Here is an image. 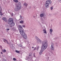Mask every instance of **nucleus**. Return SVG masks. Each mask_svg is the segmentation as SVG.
Here are the masks:
<instances>
[{"label":"nucleus","mask_w":61,"mask_h":61,"mask_svg":"<svg viewBox=\"0 0 61 61\" xmlns=\"http://www.w3.org/2000/svg\"><path fill=\"white\" fill-rule=\"evenodd\" d=\"M48 46V43H47V40H46L43 41L41 48V50L39 54H42L43 51L46 49Z\"/></svg>","instance_id":"obj_1"},{"label":"nucleus","mask_w":61,"mask_h":61,"mask_svg":"<svg viewBox=\"0 0 61 61\" xmlns=\"http://www.w3.org/2000/svg\"><path fill=\"white\" fill-rule=\"evenodd\" d=\"M21 8V3H20L18 5H16L14 9V10L15 11H17L20 10Z\"/></svg>","instance_id":"obj_2"},{"label":"nucleus","mask_w":61,"mask_h":61,"mask_svg":"<svg viewBox=\"0 0 61 61\" xmlns=\"http://www.w3.org/2000/svg\"><path fill=\"white\" fill-rule=\"evenodd\" d=\"M17 27L18 28V29L20 32V33H22V32H23V28L22 26L21 25H17Z\"/></svg>","instance_id":"obj_3"},{"label":"nucleus","mask_w":61,"mask_h":61,"mask_svg":"<svg viewBox=\"0 0 61 61\" xmlns=\"http://www.w3.org/2000/svg\"><path fill=\"white\" fill-rule=\"evenodd\" d=\"M20 34L24 39H27V35H26L24 33V31H22V32H20Z\"/></svg>","instance_id":"obj_4"},{"label":"nucleus","mask_w":61,"mask_h":61,"mask_svg":"<svg viewBox=\"0 0 61 61\" xmlns=\"http://www.w3.org/2000/svg\"><path fill=\"white\" fill-rule=\"evenodd\" d=\"M13 22V19L12 18H10L9 19L8 23L9 25L11 24Z\"/></svg>","instance_id":"obj_5"},{"label":"nucleus","mask_w":61,"mask_h":61,"mask_svg":"<svg viewBox=\"0 0 61 61\" xmlns=\"http://www.w3.org/2000/svg\"><path fill=\"white\" fill-rule=\"evenodd\" d=\"M35 38L36 40L38 41L37 42V43H38V42H39V43L40 44H41V43H42V41H40V39H39L38 38V37H35Z\"/></svg>","instance_id":"obj_6"},{"label":"nucleus","mask_w":61,"mask_h":61,"mask_svg":"<svg viewBox=\"0 0 61 61\" xmlns=\"http://www.w3.org/2000/svg\"><path fill=\"white\" fill-rule=\"evenodd\" d=\"M45 5L46 7H48L49 6V5L48 3L46 1V3H45Z\"/></svg>","instance_id":"obj_7"},{"label":"nucleus","mask_w":61,"mask_h":61,"mask_svg":"<svg viewBox=\"0 0 61 61\" xmlns=\"http://www.w3.org/2000/svg\"><path fill=\"white\" fill-rule=\"evenodd\" d=\"M54 46V44L53 43H51V50H54V48L53 47Z\"/></svg>","instance_id":"obj_8"},{"label":"nucleus","mask_w":61,"mask_h":61,"mask_svg":"<svg viewBox=\"0 0 61 61\" xmlns=\"http://www.w3.org/2000/svg\"><path fill=\"white\" fill-rule=\"evenodd\" d=\"M46 2H47L49 4H51L52 2H51V1L50 0H48L47 1H46Z\"/></svg>","instance_id":"obj_9"},{"label":"nucleus","mask_w":61,"mask_h":61,"mask_svg":"<svg viewBox=\"0 0 61 61\" xmlns=\"http://www.w3.org/2000/svg\"><path fill=\"white\" fill-rule=\"evenodd\" d=\"M15 25V22H13V21L10 24V25H11V26H14Z\"/></svg>","instance_id":"obj_10"},{"label":"nucleus","mask_w":61,"mask_h":61,"mask_svg":"<svg viewBox=\"0 0 61 61\" xmlns=\"http://www.w3.org/2000/svg\"><path fill=\"white\" fill-rule=\"evenodd\" d=\"M53 32V30L52 29H50V34H52V33Z\"/></svg>","instance_id":"obj_11"},{"label":"nucleus","mask_w":61,"mask_h":61,"mask_svg":"<svg viewBox=\"0 0 61 61\" xmlns=\"http://www.w3.org/2000/svg\"><path fill=\"white\" fill-rule=\"evenodd\" d=\"M43 31H44V34H46V30L43 29Z\"/></svg>","instance_id":"obj_12"},{"label":"nucleus","mask_w":61,"mask_h":61,"mask_svg":"<svg viewBox=\"0 0 61 61\" xmlns=\"http://www.w3.org/2000/svg\"><path fill=\"white\" fill-rule=\"evenodd\" d=\"M44 14H40V16H41V17H43L44 16Z\"/></svg>","instance_id":"obj_13"},{"label":"nucleus","mask_w":61,"mask_h":61,"mask_svg":"<svg viewBox=\"0 0 61 61\" xmlns=\"http://www.w3.org/2000/svg\"><path fill=\"white\" fill-rule=\"evenodd\" d=\"M2 19L4 21H5V22H6V18L5 17H4L2 18Z\"/></svg>","instance_id":"obj_14"},{"label":"nucleus","mask_w":61,"mask_h":61,"mask_svg":"<svg viewBox=\"0 0 61 61\" xmlns=\"http://www.w3.org/2000/svg\"><path fill=\"white\" fill-rule=\"evenodd\" d=\"M13 1L15 3H18V1L17 0H13Z\"/></svg>","instance_id":"obj_15"},{"label":"nucleus","mask_w":61,"mask_h":61,"mask_svg":"<svg viewBox=\"0 0 61 61\" xmlns=\"http://www.w3.org/2000/svg\"><path fill=\"white\" fill-rule=\"evenodd\" d=\"M2 51L3 52H6V50L5 49H3L2 50Z\"/></svg>","instance_id":"obj_16"},{"label":"nucleus","mask_w":61,"mask_h":61,"mask_svg":"<svg viewBox=\"0 0 61 61\" xmlns=\"http://www.w3.org/2000/svg\"><path fill=\"white\" fill-rule=\"evenodd\" d=\"M20 22V24H22V23H24V21L23 20H21Z\"/></svg>","instance_id":"obj_17"},{"label":"nucleus","mask_w":61,"mask_h":61,"mask_svg":"<svg viewBox=\"0 0 61 61\" xmlns=\"http://www.w3.org/2000/svg\"><path fill=\"white\" fill-rule=\"evenodd\" d=\"M24 5L25 6H27L28 5V4H27L26 3H24Z\"/></svg>","instance_id":"obj_18"},{"label":"nucleus","mask_w":61,"mask_h":61,"mask_svg":"<svg viewBox=\"0 0 61 61\" xmlns=\"http://www.w3.org/2000/svg\"><path fill=\"white\" fill-rule=\"evenodd\" d=\"M29 57H26V58L25 59V60H29Z\"/></svg>","instance_id":"obj_19"},{"label":"nucleus","mask_w":61,"mask_h":61,"mask_svg":"<svg viewBox=\"0 0 61 61\" xmlns=\"http://www.w3.org/2000/svg\"><path fill=\"white\" fill-rule=\"evenodd\" d=\"M15 52H16V53H20V51H15Z\"/></svg>","instance_id":"obj_20"},{"label":"nucleus","mask_w":61,"mask_h":61,"mask_svg":"<svg viewBox=\"0 0 61 61\" xmlns=\"http://www.w3.org/2000/svg\"><path fill=\"white\" fill-rule=\"evenodd\" d=\"M22 27H24V28H25V25H22Z\"/></svg>","instance_id":"obj_21"},{"label":"nucleus","mask_w":61,"mask_h":61,"mask_svg":"<svg viewBox=\"0 0 61 61\" xmlns=\"http://www.w3.org/2000/svg\"><path fill=\"white\" fill-rule=\"evenodd\" d=\"M3 39L4 40H3L4 42L5 43H6V41L7 40L4 39Z\"/></svg>","instance_id":"obj_22"},{"label":"nucleus","mask_w":61,"mask_h":61,"mask_svg":"<svg viewBox=\"0 0 61 61\" xmlns=\"http://www.w3.org/2000/svg\"><path fill=\"white\" fill-rule=\"evenodd\" d=\"M51 10L53 9V6H51Z\"/></svg>","instance_id":"obj_23"},{"label":"nucleus","mask_w":61,"mask_h":61,"mask_svg":"<svg viewBox=\"0 0 61 61\" xmlns=\"http://www.w3.org/2000/svg\"><path fill=\"white\" fill-rule=\"evenodd\" d=\"M3 61H6V60L5 59H3Z\"/></svg>","instance_id":"obj_24"},{"label":"nucleus","mask_w":61,"mask_h":61,"mask_svg":"<svg viewBox=\"0 0 61 61\" xmlns=\"http://www.w3.org/2000/svg\"><path fill=\"white\" fill-rule=\"evenodd\" d=\"M41 21H42V22H43V21H44V19H43V18H41Z\"/></svg>","instance_id":"obj_25"},{"label":"nucleus","mask_w":61,"mask_h":61,"mask_svg":"<svg viewBox=\"0 0 61 61\" xmlns=\"http://www.w3.org/2000/svg\"><path fill=\"white\" fill-rule=\"evenodd\" d=\"M33 57H36V56L35 54H33Z\"/></svg>","instance_id":"obj_26"},{"label":"nucleus","mask_w":61,"mask_h":61,"mask_svg":"<svg viewBox=\"0 0 61 61\" xmlns=\"http://www.w3.org/2000/svg\"><path fill=\"white\" fill-rule=\"evenodd\" d=\"M13 59L14 61H15V60H16V59L15 58H13Z\"/></svg>","instance_id":"obj_27"},{"label":"nucleus","mask_w":61,"mask_h":61,"mask_svg":"<svg viewBox=\"0 0 61 61\" xmlns=\"http://www.w3.org/2000/svg\"><path fill=\"white\" fill-rule=\"evenodd\" d=\"M29 56H32V55H33V54H30L29 55Z\"/></svg>","instance_id":"obj_28"},{"label":"nucleus","mask_w":61,"mask_h":61,"mask_svg":"<svg viewBox=\"0 0 61 61\" xmlns=\"http://www.w3.org/2000/svg\"><path fill=\"white\" fill-rule=\"evenodd\" d=\"M36 47H35V48L33 50H36Z\"/></svg>","instance_id":"obj_29"},{"label":"nucleus","mask_w":61,"mask_h":61,"mask_svg":"<svg viewBox=\"0 0 61 61\" xmlns=\"http://www.w3.org/2000/svg\"><path fill=\"white\" fill-rule=\"evenodd\" d=\"M6 30H9L10 29H6Z\"/></svg>","instance_id":"obj_30"},{"label":"nucleus","mask_w":61,"mask_h":61,"mask_svg":"<svg viewBox=\"0 0 61 61\" xmlns=\"http://www.w3.org/2000/svg\"><path fill=\"white\" fill-rule=\"evenodd\" d=\"M6 41V43H7V44H9V43H8V41Z\"/></svg>","instance_id":"obj_31"},{"label":"nucleus","mask_w":61,"mask_h":61,"mask_svg":"<svg viewBox=\"0 0 61 61\" xmlns=\"http://www.w3.org/2000/svg\"><path fill=\"white\" fill-rule=\"evenodd\" d=\"M20 18H22V16H21V15H20Z\"/></svg>","instance_id":"obj_32"},{"label":"nucleus","mask_w":61,"mask_h":61,"mask_svg":"<svg viewBox=\"0 0 61 61\" xmlns=\"http://www.w3.org/2000/svg\"><path fill=\"white\" fill-rule=\"evenodd\" d=\"M58 1H59V2H60L61 3V0H58Z\"/></svg>","instance_id":"obj_33"},{"label":"nucleus","mask_w":61,"mask_h":61,"mask_svg":"<svg viewBox=\"0 0 61 61\" xmlns=\"http://www.w3.org/2000/svg\"><path fill=\"white\" fill-rule=\"evenodd\" d=\"M20 47H22V45H20Z\"/></svg>","instance_id":"obj_34"},{"label":"nucleus","mask_w":61,"mask_h":61,"mask_svg":"<svg viewBox=\"0 0 61 61\" xmlns=\"http://www.w3.org/2000/svg\"><path fill=\"white\" fill-rule=\"evenodd\" d=\"M0 47H1V48H2V47L1 46H0Z\"/></svg>","instance_id":"obj_35"},{"label":"nucleus","mask_w":61,"mask_h":61,"mask_svg":"<svg viewBox=\"0 0 61 61\" xmlns=\"http://www.w3.org/2000/svg\"><path fill=\"white\" fill-rule=\"evenodd\" d=\"M0 15H3V14H0Z\"/></svg>","instance_id":"obj_36"},{"label":"nucleus","mask_w":61,"mask_h":61,"mask_svg":"<svg viewBox=\"0 0 61 61\" xmlns=\"http://www.w3.org/2000/svg\"><path fill=\"white\" fill-rule=\"evenodd\" d=\"M37 49H39V47H37Z\"/></svg>","instance_id":"obj_37"},{"label":"nucleus","mask_w":61,"mask_h":61,"mask_svg":"<svg viewBox=\"0 0 61 61\" xmlns=\"http://www.w3.org/2000/svg\"><path fill=\"white\" fill-rule=\"evenodd\" d=\"M34 47H32V48H34Z\"/></svg>","instance_id":"obj_38"},{"label":"nucleus","mask_w":61,"mask_h":61,"mask_svg":"<svg viewBox=\"0 0 61 61\" xmlns=\"http://www.w3.org/2000/svg\"><path fill=\"white\" fill-rule=\"evenodd\" d=\"M12 15H13V14H12Z\"/></svg>","instance_id":"obj_39"},{"label":"nucleus","mask_w":61,"mask_h":61,"mask_svg":"<svg viewBox=\"0 0 61 61\" xmlns=\"http://www.w3.org/2000/svg\"><path fill=\"white\" fill-rule=\"evenodd\" d=\"M49 58V57H48V59Z\"/></svg>","instance_id":"obj_40"},{"label":"nucleus","mask_w":61,"mask_h":61,"mask_svg":"<svg viewBox=\"0 0 61 61\" xmlns=\"http://www.w3.org/2000/svg\"><path fill=\"white\" fill-rule=\"evenodd\" d=\"M0 13H1V10H0Z\"/></svg>","instance_id":"obj_41"},{"label":"nucleus","mask_w":61,"mask_h":61,"mask_svg":"<svg viewBox=\"0 0 61 61\" xmlns=\"http://www.w3.org/2000/svg\"><path fill=\"white\" fill-rule=\"evenodd\" d=\"M1 54H2V52H1Z\"/></svg>","instance_id":"obj_42"},{"label":"nucleus","mask_w":61,"mask_h":61,"mask_svg":"<svg viewBox=\"0 0 61 61\" xmlns=\"http://www.w3.org/2000/svg\"><path fill=\"white\" fill-rule=\"evenodd\" d=\"M48 4H49V2H48Z\"/></svg>","instance_id":"obj_43"},{"label":"nucleus","mask_w":61,"mask_h":61,"mask_svg":"<svg viewBox=\"0 0 61 61\" xmlns=\"http://www.w3.org/2000/svg\"><path fill=\"white\" fill-rule=\"evenodd\" d=\"M41 54H40V55H41Z\"/></svg>","instance_id":"obj_44"}]
</instances>
